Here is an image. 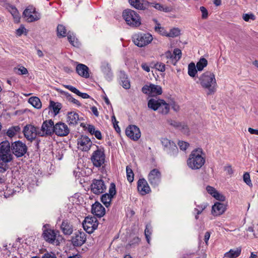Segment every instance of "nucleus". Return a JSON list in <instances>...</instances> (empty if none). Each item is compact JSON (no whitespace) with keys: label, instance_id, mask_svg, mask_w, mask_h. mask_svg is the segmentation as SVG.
Here are the masks:
<instances>
[{"label":"nucleus","instance_id":"412c9836","mask_svg":"<svg viewBox=\"0 0 258 258\" xmlns=\"http://www.w3.org/2000/svg\"><path fill=\"white\" fill-rule=\"evenodd\" d=\"M148 178L152 186H158L161 180V173L158 169H154L149 173Z\"/></svg>","mask_w":258,"mask_h":258},{"label":"nucleus","instance_id":"3c124183","mask_svg":"<svg viewBox=\"0 0 258 258\" xmlns=\"http://www.w3.org/2000/svg\"><path fill=\"white\" fill-rule=\"evenodd\" d=\"M242 18L245 21L248 22L250 19L254 20L255 19V16L252 13L244 14L242 16Z\"/></svg>","mask_w":258,"mask_h":258},{"label":"nucleus","instance_id":"603ef678","mask_svg":"<svg viewBox=\"0 0 258 258\" xmlns=\"http://www.w3.org/2000/svg\"><path fill=\"white\" fill-rule=\"evenodd\" d=\"M8 163V162L2 161V160L0 159V172H4L8 169L9 166Z\"/></svg>","mask_w":258,"mask_h":258},{"label":"nucleus","instance_id":"4468645a","mask_svg":"<svg viewBox=\"0 0 258 258\" xmlns=\"http://www.w3.org/2000/svg\"><path fill=\"white\" fill-rule=\"evenodd\" d=\"M39 128L31 124L26 125L23 129L25 137L28 140L32 141L38 136Z\"/></svg>","mask_w":258,"mask_h":258},{"label":"nucleus","instance_id":"c756f323","mask_svg":"<svg viewBox=\"0 0 258 258\" xmlns=\"http://www.w3.org/2000/svg\"><path fill=\"white\" fill-rule=\"evenodd\" d=\"M63 86L71 91V92L76 94L77 95L82 97L83 98L86 99L89 98V95L87 93H81L80 92L77 88L75 87L68 85H64Z\"/></svg>","mask_w":258,"mask_h":258},{"label":"nucleus","instance_id":"79ce46f5","mask_svg":"<svg viewBox=\"0 0 258 258\" xmlns=\"http://www.w3.org/2000/svg\"><path fill=\"white\" fill-rule=\"evenodd\" d=\"M152 232V227L150 224H147L145 230V235L147 242L149 244L150 242L151 235Z\"/></svg>","mask_w":258,"mask_h":258},{"label":"nucleus","instance_id":"2eb2a0df","mask_svg":"<svg viewBox=\"0 0 258 258\" xmlns=\"http://www.w3.org/2000/svg\"><path fill=\"white\" fill-rule=\"evenodd\" d=\"M78 148L82 151H88L92 145L90 139L86 136H82L77 140Z\"/></svg>","mask_w":258,"mask_h":258},{"label":"nucleus","instance_id":"e2e57ef3","mask_svg":"<svg viewBox=\"0 0 258 258\" xmlns=\"http://www.w3.org/2000/svg\"><path fill=\"white\" fill-rule=\"evenodd\" d=\"M88 131L92 135H93L95 132L96 131L94 126L92 125H88L87 127Z\"/></svg>","mask_w":258,"mask_h":258},{"label":"nucleus","instance_id":"69168bd1","mask_svg":"<svg viewBox=\"0 0 258 258\" xmlns=\"http://www.w3.org/2000/svg\"><path fill=\"white\" fill-rule=\"evenodd\" d=\"M142 68L147 72L150 71V68L149 66L146 63H143L141 65Z\"/></svg>","mask_w":258,"mask_h":258},{"label":"nucleus","instance_id":"0eeeda50","mask_svg":"<svg viewBox=\"0 0 258 258\" xmlns=\"http://www.w3.org/2000/svg\"><path fill=\"white\" fill-rule=\"evenodd\" d=\"M11 145L8 141L2 143L0 147V159L9 163L12 161L13 156L11 152Z\"/></svg>","mask_w":258,"mask_h":258},{"label":"nucleus","instance_id":"2f4dec72","mask_svg":"<svg viewBox=\"0 0 258 258\" xmlns=\"http://www.w3.org/2000/svg\"><path fill=\"white\" fill-rule=\"evenodd\" d=\"M143 1V0H129V3L132 6L137 9L144 10L146 7Z\"/></svg>","mask_w":258,"mask_h":258},{"label":"nucleus","instance_id":"4c0bfd02","mask_svg":"<svg viewBox=\"0 0 258 258\" xmlns=\"http://www.w3.org/2000/svg\"><path fill=\"white\" fill-rule=\"evenodd\" d=\"M153 21L155 24L154 27L155 31L163 36H166L167 31L164 29V28L161 26L160 24L158 22L157 20L154 19Z\"/></svg>","mask_w":258,"mask_h":258},{"label":"nucleus","instance_id":"f257e3e1","mask_svg":"<svg viewBox=\"0 0 258 258\" xmlns=\"http://www.w3.org/2000/svg\"><path fill=\"white\" fill-rule=\"evenodd\" d=\"M201 87L207 90V94L210 95L214 94L217 88L215 75L211 71H207L201 75L197 82Z\"/></svg>","mask_w":258,"mask_h":258},{"label":"nucleus","instance_id":"774afa93","mask_svg":"<svg viewBox=\"0 0 258 258\" xmlns=\"http://www.w3.org/2000/svg\"><path fill=\"white\" fill-rule=\"evenodd\" d=\"M42 258H56V256L54 254H49V253H46L45 254Z\"/></svg>","mask_w":258,"mask_h":258},{"label":"nucleus","instance_id":"e433bc0d","mask_svg":"<svg viewBox=\"0 0 258 258\" xmlns=\"http://www.w3.org/2000/svg\"><path fill=\"white\" fill-rule=\"evenodd\" d=\"M20 131V127L19 126H13L8 130L6 134L9 137L12 138L19 133Z\"/></svg>","mask_w":258,"mask_h":258},{"label":"nucleus","instance_id":"9b49d317","mask_svg":"<svg viewBox=\"0 0 258 258\" xmlns=\"http://www.w3.org/2000/svg\"><path fill=\"white\" fill-rule=\"evenodd\" d=\"M98 225V221L94 217H87L83 223L84 230L88 233H93L97 229Z\"/></svg>","mask_w":258,"mask_h":258},{"label":"nucleus","instance_id":"338daca9","mask_svg":"<svg viewBox=\"0 0 258 258\" xmlns=\"http://www.w3.org/2000/svg\"><path fill=\"white\" fill-rule=\"evenodd\" d=\"M93 135H94L95 137L98 140H101L102 139L101 133L99 130H96Z\"/></svg>","mask_w":258,"mask_h":258},{"label":"nucleus","instance_id":"7ed1b4c3","mask_svg":"<svg viewBox=\"0 0 258 258\" xmlns=\"http://www.w3.org/2000/svg\"><path fill=\"white\" fill-rule=\"evenodd\" d=\"M149 108L154 111H158L160 113L167 114L170 110V105L164 100L157 98H152L148 101Z\"/></svg>","mask_w":258,"mask_h":258},{"label":"nucleus","instance_id":"39448f33","mask_svg":"<svg viewBox=\"0 0 258 258\" xmlns=\"http://www.w3.org/2000/svg\"><path fill=\"white\" fill-rule=\"evenodd\" d=\"M43 235L44 239L49 243L55 245H58L63 240L62 237L59 235L58 231L51 229L44 230Z\"/></svg>","mask_w":258,"mask_h":258},{"label":"nucleus","instance_id":"473e14b6","mask_svg":"<svg viewBox=\"0 0 258 258\" xmlns=\"http://www.w3.org/2000/svg\"><path fill=\"white\" fill-rule=\"evenodd\" d=\"M8 9L9 11L13 16L14 21L16 23L19 22L20 19V15L16 8L12 6H9Z\"/></svg>","mask_w":258,"mask_h":258},{"label":"nucleus","instance_id":"a18cd8bd","mask_svg":"<svg viewBox=\"0 0 258 258\" xmlns=\"http://www.w3.org/2000/svg\"><path fill=\"white\" fill-rule=\"evenodd\" d=\"M126 177L127 179L130 182L133 181L134 179V174L132 168L129 166H126Z\"/></svg>","mask_w":258,"mask_h":258},{"label":"nucleus","instance_id":"f3484780","mask_svg":"<svg viewBox=\"0 0 258 258\" xmlns=\"http://www.w3.org/2000/svg\"><path fill=\"white\" fill-rule=\"evenodd\" d=\"M54 133L60 137L67 136L70 133V129L66 123L58 122L54 124Z\"/></svg>","mask_w":258,"mask_h":258},{"label":"nucleus","instance_id":"c03bdc74","mask_svg":"<svg viewBox=\"0 0 258 258\" xmlns=\"http://www.w3.org/2000/svg\"><path fill=\"white\" fill-rule=\"evenodd\" d=\"M208 205L207 203H203L200 205H198L196 206V208H195L194 211L197 213V215H200L207 207Z\"/></svg>","mask_w":258,"mask_h":258},{"label":"nucleus","instance_id":"a878e982","mask_svg":"<svg viewBox=\"0 0 258 258\" xmlns=\"http://www.w3.org/2000/svg\"><path fill=\"white\" fill-rule=\"evenodd\" d=\"M76 72L80 76L88 78L89 77V68L85 64L79 63L76 67Z\"/></svg>","mask_w":258,"mask_h":258},{"label":"nucleus","instance_id":"58836bf2","mask_svg":"<svg viewBox=\"0 0 258 258\" xmlns=\"http://www.w3.org/2000/svg\"><path fill=\"white\" fill-rule=\"evenodd\" d=\"M207 60L203 57L201 58L199 61L197 63V69L199 71H202L204 69V68L207 66Z\"/></svg>","mask_w":258,"mask_h":258},{"label":"nucleus","instance_id":"f03ea898","mask_svg":"<svg viewBox=\"0 0 258 258\" xmlns=\"http://www.w3.org/2000/svg\"><path fill=\"white\" fill-rule=\"evenodd\" d=\"M205 162V155L201 148L196 149L192 151L186 160L188 168L194 170L201 169Z\"/></svg>","mask_w":258,"mask_h":258},{"label":"nucleus","instance_id":"6e6d98bb","mask_svg":"<svg viewBox=\"0 0 258 258\" xmlns=\"http://www.w3.org/2000/svg\"><path fill=\"white\" fill-rule=\"evenodd\" d=\"M213 197L217 200L223 202L225 200V197L221 193L219 192L218 191L215 192V195H213Z\"/></svg>","mask_w":258,"mask_h":258},{"label":"nucleus","instance_id":"8fccbe9b","mask_svg":"<svg viewBox=\"0 0 258 258\" xmlns=\"http://www.w3.org/2000/svg\"><path fill=\"white\" fill-rule=\"evenodd\" d=\"M243 179L244 182L249 186H252V184L250 179V175L249 173L245 172L243 175Z\"/></svg>","mask_w":258,"mask_h":258},{"label":"nucleus","instance_id":"5701e85b","mask_svg":"<svg viewBox=\"0 0 258 258\" xmlns=\"http://www.w3.org/2000/svg\"><path fill=\"white\" fill-rule=\"evenodd\" d=\"M227 209V205L220 202H216L212 207L211 214L214 216L222 215Z\"/></svg>","mask_w":258,"mask_h":258},{"label":"nucleus","instance_id":"9d476101","mask_svg":"<svg viewBox=\"0 0 258 258\" xmlns=\"http://www.w3.org/2000/svg\"><path fill=\"white\" fill-rule=\"evenodd\" d=\"M24 17L28 22L36 21L40 19V14L33 6L28 7L23 12Z\"/></svg>","mask_w":258,"mask_h":258},{"label":"nucleus","instance_id":"de8ad7c7","mask_svg":"<svg viewBox=\"0 0 258 258\" xmlns=\"http://www.w3.org/2000/svg\"><path fill=\"white\" fill-rule=\"evenodd\" d=\"M57 36L58 37H65L66 36V29L62 25H58L57 29Z\"/></svg>","mask_w":258,"mask_h":258},{"label":"nucleus","instance_id":"f8f14e48","mask_svg":"<svg viewBox=\"0 0 258 258\" xmlns=\"http://www.w3.org/2000/svg\"><path fill=\"white\" fill-rule=\"evenodd\" d=\"M91 161L96 167H100L105 161V154L103 150L99 149L95 151L91 157Z\"/></svg>","mask_w":258,"mask_h":258},{"label":"nucleus","instance_id":"09e8293b","mask_svg":"<svg viewBox=\"0 0 258 258\" xmlns=\"http://www.w3.org/2000/svg\"><path fill=\"white\" fill-rule=\"evenodd\" d=\"M173 59L174 60V64L180 58L181 56V51L179 49H175L173 51Z\"/></svg>","mask_w":258,"mask_h":258},{"label":"nucleus","instance_id":"a19ab883","mask_svg":"<svg viewBox=\"0 0 258 258\" xmlns=\"http://www.w3.org/2000/svg\"><path fill=\"white\" fill-rule=\"evenodd\" d=\"M180 30L178 28H174L170 29L169 32H167L166 36L169 37H175L180 35Z\"/></svg>","mask_w":258,"mask_h":258},{"label":"nucleus","instance_id":"b1692460","mask_svg":"<svg viewBox=\"0 0 258 258\" xmlns=\"http://www.w3.org/2000/svg\"><path fill=\"white\" fill-rule=\"evenodd\" d=\"M138 190L142 195H145L151 191V188L144 178L140 179L138 180Z\"/></svg>","mask_w":258,"mask_h":258},{"label":"nucleus","instance_id":"864d4df0","mask_svg":"<svg viewBox=\"0 0 258 258\" xmlns=\"http://www.w3.org/2000/svg\"><path fill=\"white\" fill-rule=\"evenodd\" d=\"M67 98L69 102L74 103V104L76 105L77 106H80L81 105V103H80V102L78 100H77V99L73 98L71 95L67 94Z\"/></svg>","mask_w":258,"mask_h":258},{"label":"nucleus","instance_id":"c9c22d12","mask_svg":"<svg viewBox=\"0 0 258 258\" xmlns=\"http://www.w3.org/2000/svg\"><path fill=\"white\" fill-rule=\"evenodd\" d=\"M49 107L53 110L55 115H57L62 107L61 104L59 102L50 101Z\"/></svg>","mask_w":258,"mask_h":258},{"label":"nucleus","instance_id":"052dcab7","mask_svg":"<svg viewBox=\"0 0 258 258\" xmlns=\"http://www.w3.org/2000/svg\"><path fill=\"white\" fill-rule=\"evenodd\" d=\"M156 68L160 72H164L165 70V66L163 63H157L155 65Z\"/></svg>","mask_w":258,"mask_h":258},{"label":"nucleus","instance_id":"f704fd0d","mask_svg":"<svg viewBox=\"0 0 258 258\" xmlns=\"http://www.w3.org/2000/svg\"><path fill=\"white\" fill-rule=\"evenodd\" d=\"M28 102L36 109H40L42 106L40 100L37 97H31L28 100Z\"/></svg>","mask_w":258,"mask_h":258},{"label":"nucleus","instance_id":"37998d69","mask_svg":"<svg viewBox=\"0 0 258 258\" xmlns=\"http://www.w3.org/2000/svg\"><path fill=\"white\" fill-rule=\"evenodd\" d=\"M198 70L197 69V67L194 63H190L188 65V74L191 77H194L195 76L197 73Z\"/></svg>","mask_w":258,"mask_h":258},{"label":"nucleus","instance_id":"423d86ee","mask_svg":"<svg viewBox=\"0 0 258 258\" xmlns=\"http://www.w3.org/2000/svg\"><path fill=\"white\" fill-rule=\"evenodd\" d=\"M133 39L135 44L141 47L150 43L153 40V37L149 33H139L135 34Z\"/></svg>","mask_w":258,"mask_h":258},{"label":"nucleus","instance_id":"bb28decb","mask_svg":"<svg viewBox=\"0 0 258 258\" xmlns=\"http://www.w3.org/2000/svg\"><path fill=\"white\" fill-rule=\"evenodd\" d=\"M79 120L78 113L75 112H70L67 114V122L69 124L76 125Z\"/></svg>","mask_w":258,"mask_h":258},{"label":"nucleus","instance_id":"6ab92c4d","mask_svg":"<svg viewBox=\"0 0 258 258\" xmlns=\"http://www.w3.org/2000/svg\"><path fill=\"white\" fill-rule=\"evenodd\" d=\"M115 194V185L114 183H112L109 187V194H105L102 196L101 198V202L106 207H108L110 204L112 198Z\"/></svg>","mask_w":258,"mask_h":258},{"label":"nucleus","instance_id":"a211bd4d","mask_svg":"<svg viewBox=\"0 0 258 258\" xmlns=\"http://www.w3.org/2000/svg\"><path fill=\"white\" fill-rule=\"evenodd\" d=\"M86 240V234L83 231H77L72 237V243L73 245L80 246L82 245Z\"/></svg>","mask_w":258,"mask_h":258},{"label":"nucleus","instance_id":"ea45409f","mask_svg":"<svg viewBox=\"0 0 258 258\" xmlns=\"http://www.w3.org/2000/svg\"><path fill=\"white\" fill-rule=\"evenodd\" d=\"M68 39L72 44V45L78 47L79 45V42L78 41L77 39L76 38L75 36L73 33L71 32H68Z\"/></svg>","mask_w":258,"mask_h":258},{"label":"nucleus","instance_id":"13d9d810","mask_svg":"<svg viewBox=\"0 0 258 258\" xmlns=\"http://www.w3.org/2000/svg\"><path fill=\"white\" fill-rule=\"evenodd\" d=\"M17 73L19 75H26L28 73V70L23 66H20L17 69Z\"/></svg>","mask_w":258,"mask_h":258},{"label":"nucleus","instance_id":"cd10ccee","mask_svg":"<svg viewBox=\"0 0 258 258\" xmlns=\"http://www.w3.org/2000/svg\"><path fill=\"white\" fill-rule=\"evenodd\" d=\"M60 228L63 234L65 235H71L73 231L72 226L67 220L62 221Z\"/></svg>","mask_w":258,"mask_h":258},{"label":"nucleus","instance_id":"6e6552de","mask_svg":"<svg viewBox=\"0 0 258 258\" xmlns=\"http://www.w3.org/2000/svg\"><path fill=\"white\" fill-rule=\"evenodd\" d=\"M54 124L51 119L45 120L39 128L38 136L44 137L51 135L54 133Z\"/></svg>","mask_w":258,"mask_h":258},{"label":"nucleus","instance_id":"0e129e2a","mask_svg":"<svg viewBox=\"0 0 258 258\" xmlns=\"http://www.w3.org/2000/svg\"><path fill=\"white\" fill-rule=\"evenodd\" d=\"M165 55L167 58L171 59L172 60V63L174 64V60L173 59V54L171 53V52H170V51L166 52L165 54Z\"/></svg>","mask_w":258,"mask_h":258},{"label":"nucleus","instance_id":"393cba45","mask_svg":"<svg viewBox=\"0 0 258 258\" xmlns=\"http://www.w3.org/2000/svg\"><path fill=\"white\" fill-rule=\"evenodd\" d=\"M92 213L99 217H103L105 214V209L99 202H95L92 206Z\"/></svg>","mask_w":258,"mask_h":258},{"label":"nucleus","instance_id":"680f3d73","mask_svg":"<svg viewBox=\"0 0 258 258\" xmlns=\"http://www.w3.org/2000/svg\"><path fill=\"white\" fill-rule=\"evenodd\" d=\"M206 189L208 192L209 194H210L212 197H213V195H215V192H216L217 191L216 190L215 188L210 186H208L206 187Z\"/></svg>","mask_w":258,"mask_h":258},{"label":"nucleus","instance_id":"7c9ffc66","mask_svg":"<svg viewBox=\"0 0 258 258\" xmlns=\"http://www.w3.org/2000/svg\"><path fill=\"white\" fill-rule=\"evenodd\" d=\"M121 85L122 87L125 89H128L131 87L130 82L127 76L121 73L120 74Z\"/></svg>","mask_w":258,"mask_h":258},{"label":"nucleus","instance_id":"49530a36","mask_svg":"<svg viewBox=\"0 0 258 258\" xmlns=\"http://www.w3.org/2000/svg\"><path fill=\"white\" fill-rule=\"evenodd\" d=\"M150 6L160 11L168 12L169 11L167 7L164 8L162 5L159 3H151Z\"/></svg>","mask_w":258,"mask_h":258},{"label":"nucleus","instance_id":"4be33fe9","mask_svg":"<svg viewBox=\"0 0 258 258\" xmlns=\"http://www.w3.org/2000/svg\"><path fill=\"white\" fill-rule=\"evenodd\" d=\"M126 136L131 139L137 141L141 137V132L139 127L136 125H130L125 130Z\"/></svg>","mask_w":258,"mask_h":258},{"label":"nucleus","instance_id":"20e7f679","mask_svg":"<svg viewBox=\"0 0 258 258\" xmlns=\"http://www.w3.org/2000/svg\"><path fill=\"white\" fill-rule=\"evenodd\" d=\"M122 17L126 24L132 27H138L141 24L140 17L136 12L126 9L122 13Z\"/></svg>","mask_w":258,"mask_h":258},{"label":"nucleus","instance_id":"ddd939ff","mask_svg":"<svg viewBox=\"0 0 258 258\" xmlns=\"http://www.w3.org/2000/svg\"><path fill=\"white\" fill-rule=\"evenodd\" d=\"M164 150L171 155H175L178 153V149L173 142L167 138H162L161 140Z\"/></svg>","mask_w":258,"mask_h":258},{"label":"nucleus","instance_id":"72a5a7b5","mask_svg":"<svg viewBox=\"0 0 258 258\" xmlns=\"http://www.w3.org/2000/svg\"><path fill=\"white\" fill-rule=\"evenodd\" d=\"M101 70L104 75L106 76V79H110L112 76V73L111 72L110 67L109 64L106 62L103 63L101 66Z\"/></svg>","mask_w":258,"mask_h":258},{"label":"nucleus","instance_id":"1a4fd4ad","mask_svg":"<svg viewBox=\"0 0 258 258\" xmlns=\"http://www.w3.org/2000/svg\"><path fill=\"white\" fill-rule=\"evenodd\" d=\"M11 149L13 153L17 157H22L27 151L26 144L20 141L13 143L11 146Z\"/></svg>","mask_w":258,"mask_h":258},{"label":"nucleus","instance_id":"bf43d9fd","mask_svg":"<svg viewBox=\"0 0 258 258\" xmlns=\"http://www.w3.org/2000/svg\"><path fill=\"white\" fill-rule=\"evenodd\" d=\"M202 13V18L204 19H207L208 16V13L207 10L204 7H201L200 8Z\"/></svg>","mask_w":258,"mask_h":258},{"label":"nucleus","instance_id":"5fc2aeb1","mask_svg":"<svg viewBox=\"0 0 258 258\" xmlns=\"http://www.w3.org/2000/svg\"><path fill=\"white\" fill-rule=\"evenodd\" d=\"M16 33L18 36H20L23 34H26V29L24 26L21 25L18 29L16 30Z\"/></svg>","mask_w":258,"mask_h":258},{"label":"nucleus","instance_id":"c85d7f7f","mask_svg":"<svg viewBox=\"0 0 258 258\" xmlns=\"http://www.w3.org/2000/svg\"><path fill=\"white\" fill-rule=\"evenodd\" d=\"M241 248L237 247L235 249H231L228 252L224 254V257L227 258H236L241 253Z\"/></svg>","mask_w":258,"mask_h":258},{"label":"nucleus","instance_id":"aec40b11","mask_svg":"<svg viewBox=\"0 0 258 258\" xmlns=\"http://www.w3.org/2000/svg\"><path fill=\"white\" fill-rule=\"evenodd\" d=\"M106 186L101 179H94L91 185V191L95 194H100L104 192Z\"/></svg>","mask_w":258,"mask_h":258},{"label":"nucleus","instance_id":"4d7b16f0","mask_svg":"<svg viewBox=\"0 0 258 258\" xmlns=\"http://www.w3.org/2000/svg\"><path fill=\"white\" fill-rule=\"evenodd\" d=\"M178 145L181 150L185 151L189 146V144L185 142L179 141Z\"/></svg>","mask_w":258,"mask_h":258},{"label":"nucleus","instance_id":"dca6fc26","mask_svg":"<svg viewBox=\"0 0 258 258\" xmlns=\"http://www.w3.org/2000/svg\"><path fill=\"white\" fill-rule=\"evenodd\" d=\"M142 92L151 96L160 95L162 93V88L159 85L150 84L145 85L142 88Z\"/></svg>","mask_w":258,"mask_h":258}]
</instances>
